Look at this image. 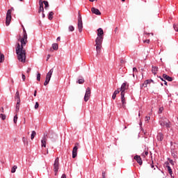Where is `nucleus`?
Returning <instances> with one entry per match:
<instances>
[{
  "instance_id": "obj_45",
  "label": "nucleus",
  "mask_w": 178,
  "mask_h": 178,
  "mask_svg": "<svg viewBox=\"0 0 178 178\" xmlns=\"http://www.w3.org/2000/svg\"><path fill=\"white\" fill-rule=\"evenodd\" d=\"M160 79L162 80V81H163L165 86H168V82H166V81L163 80V79H162L161 77H160Z\"/></svg>"
},
{
  "instance_id": "obj_13",
  "label": "nucleus",
  "mask_w": 178,
  "mask_h": 178,
  "mask_svg": "<svg viewBox=\"0 0 178 178\" xmlns=\"http://www.w3.org/2000/svg\"><path fill=\"white\" fill-rule=\"evenodd\" d=\"M79 149V147L77 146H74L72 150V158H76L77 156V150Z\"/></svg>"
},
{
  "instance_id": "obj_10",
  "label": "nucleus",
  "mask_w": 178,
  "mask_h": 178,
  "mask_svg": "<svg viewBox=\"0 0 178 178\" xmlns=\"http://www.w3.org/2000/svg\"><path fill=\"white\" fill-rule=\"evenodd\" d=\"M91 12H92V13H94L95 15H97L98 16H100V15H101V11H99V10H98V8H96L95 7H92L91 8Z\"/></svg>"
},
{
  "instance_id": "obj_55",
  "label": "nucleus",
  "mask_w": 178,
  "mask_h": 178,
  "mask_svg": "<svg viewBox=\"0 0 178 178\" xmlns=\"http://www.w3.org/2000/svg\"><path fill=\"white\" fill-rule=\"evenodd\" d=\"M22 141H23V143H26V138L23 137L22 138Z\"/></svg>"
},
{
  "instance_id": "obj_48",
  "label": "nucleus",
  "mask_w": 178,
  "mask_h": 178,
  "mask_svg": "<svg viewBox=\"0 0 178 178\" xmlns=\"http://www.w3.org/2000/svg\"><path fill=\"white\" fill-rule=\"evenodd\" d=\"M112 98L113 99H116V95L115 93L113 94Z\"/></svg>"
},
{
  "instance_id": "obj_38",
  "label": "nucleus",
  "mask_w": 178,
  "mask_h": 178,
  "mask_svg": "<svg viewBox=\"0 0 178 178\" xmlns=\"http://www.w3.org/2000/svg\"><path fill=\"white\" fill-rule=\"evenodd\" d=\"M83 20L81 18V14H80V12L78 13V21Z\"/></svg>"
},
{
  "instance_id": "obj_12",
  "label": "nucleus",
  "mask_w": 178,
  "mask_h": 178,
  "mask_svg": "<svg viewBox=\"0 0 178 178\" xmlns=\"http://www.w3.org/2000/svg\"><path fill=\"white\" fill-rule=\"evenodd\" d=\"M135 161L138 163L139 165H143V160L141 159V157L138 155H136L134 156Z\"/></svg>"
},
{
  "instance_id": "obj_28",
  "label": "nucleus",
  "mask_w": 178,
  "mask_h": 178,
  "mask_svg": "<svg viewBox=\"0 0 178 178\" xmlns=\"http://www.w3.org/2000/svg\"><path fill=\"white\" fill-rule=\"evenodd\" d=\"M35 136H37V133L35 132V131H32V134L31 135V140H34V137H35Z\"/></svg>"
},
{
  "instance_id": "obj_4",
  "label": "nucleus",
  "mask_w": 178,
  "mask_h": 178,
  "mask_svg": "<svg viewBox=\"0 0 178 178\" xmlns=\"http://www.w3.org/2000/svg\"><path fill=\"white\" fill-rule=\"evenodd\" d=\"M12 22V10H8L6 13V26H9Z\"/></svg>"
},
{
  "instance_id": "obj_53",
  "label": "nucleus",
  "mask_w": 178,
  "mask_h": 178,
  "mask_svg": "<svg viewBox=\"0 0 178 178\" xmlns=\"http://www.w3.org/2000/svg\"><path fill=\"white\" fill-rule=\"evenodd\" d=\"M0 111H1V113H3V107H1V109H0Z\"/></svg>"
},
{
  "instance_id": "obj_25",
  "label": "nucleus",
  "mask_w": 178,
  "mask_h": 178,
  "mask_svg": "<svg viewBox=\"0 0 178 178\" xmlns=\"http://www.w3.org/2000/svg\"><path fill=\"white\" fill-rule=\"evenodd\" d=\"M48 19H49V20H52L54 19V12L51 11L49 13Z\"/></svg>"
},
{
  "instance_id": "obj_36",
  "label": "nucleus",
  "mask_w": 178,
  "mask_h": 178,
  "mask_svg": "<svg viewBox=\"0 0 178 178\" xmlns=\"http://www.w3.org/2000/svg\"><path fill=\"white\" fill-rule=\"evenodd\" d=\"M37 80H38V81H41V74L38 73L37 74Z\"/></svg>"
},
{
  "instance_id": "obj_17",
  "label": "nucleus",
  "mask_w": 178,
  "mask_h": 178,
  "mask_svg": "<svg viewBox=\"0 0 178 178\" xmlns=\"http://www.w3.org/2000/svg\"><path fill=\"white\" fill-rule=\"evenodd\" d=\"M42 147H47V138L44 137L41 140Z\"/></svg>"
},
{
  "instance_id": "obj_27",
  "label": "nucleus",
  "mask_w": 178,
  "mask_h": 178,
  "mask_svg": "<svg viewBox=\"0 0 178 178\" xmlns=\"http://www.w3.org/2000/svg\"><path fill=\"white\" fill-rule=\"evenodd\" d=\"M43 3L44 5V9H48V8H49V3L47 1H43Z\"/></svg>"
},
{
  "instance_id": "obj_8",
  "label": "nucleus",
  "mask_w": 178,
  "mask_h": 178,
  "mask_svg": "<svg viewBox=\"0 0 178 178\" xmlns=\"http://www.w3.org/2000/svg\"><path fill=\"white\" fill-rule=\"evenodd\" d=\"M121 102L122 104V108L126 109V98H124V93L121 92Z\"/></svg>"
},
{
  "instance_id": "obj_52",
  "label": "nucleus",
  "mask_w": 178,
  "mask_h": 178,
  "mask_svg": "<svg viewBox=\"0 0 178 178\" xmlns=\"http://www.w3.org/2000/svg\"><path fill=\"white\" fill-rule=\"evenodd\" d=\"M34 97H37V90L34 91V94H33Z\"/></svg>"
},
{
  "instance_id": "obj_46",
  "label": "nucleus",
  "mask_w": 178,
  "mask_h": 178,
  "mask_svg": "<svg viewBox=\"0 0 178 178\" xmlns=\"http://www.w3.org/2000/svg\"><path fill=\"white\" fill-rule=\"evenodd\" d=\"M149 40H143V43L144 44H149Z\"/></svg>"
},
{
  "instance_id": "obj_20",
  "label": "nucleus",
  "mask_w": 178,
  "mask_h": 178,
  "mask_svg": "<svg viewBox=\"0 0 178 178\" xmlns=\"http://www.w3.org/2000/svg\"><path fill=\"white\" fill-rule=\"evenodd\" d=\"M157 140L158 141H162V140H163V134L159 133L157 135Z\"/></svg>"
},
{
  "instance_id": "obj_40",
  "label": "nucleus",
  "mask_w": 178,
  "mask_h": 178,
  "mask_svg": "<svg viewBox=\"0 0 178 178\" xmlns=\"http://www.w3.org/2000/svg\"><path fill=\"white\" fill-rule=\"evenodd\" d=\"M39 106H40V104H38V102H36L35 104V109H37L38 108H39Z\"/></svg>"
},
{
  "instance_id": "obj_22",
  "label": "nucleus",
  "mask_w": 178,
  "mask_h": 178,
  "mask_svg": "<svg viewBox=\"0 0 178 178\" xmlns=\"http://www.w3.org/2000/svg\"><path fill=\"white\" fill-rule=\"evenodd\" d=\"M15 98L17 99V102H20V94L19 93V91L16 92Z\"/></svg>"
},
{
  "instance_id": "obj_34",
  "label": "nucleus",
  "mask_w": 178,
  "mask_h": 178,
  "mask_svg": "<svg viewBox=\"0 0 178 178\" xmlns=\"http://www.w3.org/2000/svg\"><path fill=\"white\" fill-rule=\"evenodd\" d=\"M13 122H14V123H15V124H16V123H17V114H16V115L14 116Z\"/></svg>"
},
{
  "instance_id": "obj_44",
  "label": "nucleus",
  "mask_w": 178,
  "mask_h": 178,
  "mask_svg": "<svg viewBox=\"0 0 178 178\" xmlns=\"http://www.w3.org/2000/svg\"><path fill=\"white\" fill-rule=\"evenodd\" d=\"M149 119H151V118L149 116H146L145 117V122H147L149 120Z\"/></svg>"
},
{
  "instance_id": "obj_54",
  "label": "nucleus",
  "mask_w": 178,
  "mask_h": 178,
  "mask_svg": "<svg viewBox=\"0 0 178 178\" xmlns=\"http://www.w3.org/2000/svg\"><path fill=\"white\" fill-rule=\"evenodd\" d=\"M169 162H170V163H171V165H173V160H169Z\"/></svg>"
},
{
  "instance_id": "obj_15",
  "label": "nucleus",
  "mask_w": 178,
  "mask_h": 178,
  "mask_svg": "<svg viewBox=\"0 0 178 178\" xmlns=\"http://www.w3.org/2000/svg\"><path fill=\"white\" fill-rule=\"evenodd\" d=\"M163 78L165 80H167L168 81H173V78L168 76V74H163Z\"/></svg>"
},
{
  "instance_id": "obj_3",
  "label": "nucleus",
  "mask_w": 178,
  "mask_h": 178,
  "mask_svg": "<svg viewBox=\"0 0 178 178\" xmlns=\"http://www.w3.org/2000/svg\"><path fill=\"white\" fill-rule=\"evenodd\" d=\"M54 73V68H51L49 72L47 74L46 79L44 83V86H48L49 84V81H51V77H52V74Z\"/></svg>"
},
{
  "instance_id": "obj_19",
  "label": "nucleus",
  "mask_w": 178,
  "mask_h": 178,
  "mask_svg": "<svg viewBox=\"0 0 178 178\" xmlns=\"http://www.w3.org/2000/svg\"><path fill=\"white\" fill-rule=\"evenodd\" d=\"M49 138L52 141V143H55L56 141V135L51 134L49 136Z\"/></svg>"
},
{
  "instance_id": "obj_24",
  "label": "nucleus",
  "mask_w": 178,
  "mask_h": 178,
  "mask_svg": "<svg viewBox=\"0 0 178 178\" xmlns=\"http://www.w3.org/2000/svg\"><path fill=\"white\" fill-rule=\"evenodd\" d=\"M5 60V55L0 52V63H2Z\"/></svg>"
},
{
  "instance_id": "obj_61",
  "label": "nucleus",
  "mask_w": 178,
  "mask_h": 178,
  "mask_svg": "<svg viewBox=\"0 0 178 178\" xmlns=\"http://www.w3.org/2000/svg\"><path fill=\"white\" fill-rule=\"evenodd\" d=\"M90 2H94L95 1H98V0H89Z\"/></svg>"
},
{
  "instance_id": "obj_6",
  "label": "nucleus",
  "mask_w": 178,
  "mask_h": 178,
  "mask_svg": "<svg viewBox=\"0 0 178 178\" xmlns=\"http://www.w3.org/2000/svg\"><path fill=\"white\" fill-rule=\"evenodd\" d=\"M90 97H91V88H87L86 90V94L84 96V101L85 102H87L88 99H90Z\"/></svg>"
},
{
  "instance_id": "obj_16",
  "label": "nucleus",
  "mask_w": 178,
  "mask_h": 178,
  "mask_svg": "<svg viewBox=\"0 0 178 178\" xmlns=\"http://www.w3.org/2000/svg\"><path fill=\"white\" fill-rule=\"evenodd\" d=\"M127 89V88L126 87V83H123L121 86L120 91H121V92H123L124 94V91H126Z\"/></svg>"
},
{
  "instance_id": "obj_41",
  "label": "nucleus",
  "mask_w": 178,
  "mask_h": 178,
  "mask_svg": "<svg viewBox=\"0 0 178 178\" xmlns=\"http://www.w3.org/2000/svg\"><path fill=\"white\" fill-rule=\"evenodd\" d=\"M163 112V107H160L159 110V113H162Z\"/></svg>"
},
{
  "instance_id": "obj_33",
  "label": "nucleus",
  "mask_w": 178,
  "mask_h": 178,
  "mask_svg": "<svg viewBox=\"0 0 178 178\" xmlns=\"http://www.w3.org/2000/svg\"><path fill=\"white\" fill-rule=\"evenodd\" d=\"M174 30L177 32H178V24H174L173 25Z\"/></svg>"
},
{
  "instance_id": "obj_35",
  "label": "nucleus",
  "mask_w": 178,
  "mask_h": 178,
  "mask_svg": "<svg viewBox=\"0 0 178 178\" xmlns=\"http://www.w3.org/2000/svg\"><path fill=\"white\" fill-rule=\"evenodd\" d=\"M77 83H79V84H83L84 83V79H81L78 80Z\"/></svg>"
},
{
  "instance_id": "obj_56",
  "label": "nucleus",
  "mask_w": 178,
  "mask_h": 178,
  "mask_svg": "<svg viewBox=\"0 0 178 178\" xmlns=\"http://www.w3.org/2000/svg\"><path fill=\"white\" fill-rule=\"evenodd\" d=\"M133 72H137V68L136 67H134L133 68Z\"/></svg>"
},
{
  "instance_id": "obj_60",
  "label": "nucleus",
  "mask_w": 178,
  "mask_h": 178,
  "mask_svg": "<svg viewBox=\"0 0 178 178\" xmlns=\"http://www.w3.org/2000/svg\"><path fill=\"white\" fill-rule=\"evenodd\" d=\"M121 63H125V62H124V60H121Z\"/></svg>"
},
{
  "instance_id": "obj_30",
  "label": "nucleus",
  "mask_w": 178,
  "mask_h": 178,
  "mask_svg": "<svg viewBox=\"0 0 178 178\" xmlns=\"http://www.w3.org/2000/svg\"><path fill=\"white\" fill-rule=\"evenodd\" d=\"M16 169H17V165H14L11 169V173H15L16 172Z\"/></svg>"
},
{
  "instance_id": "obj_42",
  "label": "nucleus",
  "mask_w": 178,
  "mask_h": 178,
  "mask_svg": "<svg viewBox=\"0 0 178 178\" xmlns=\"http://www.w3.org/2000/svg\"><path fill=\"white\" fill-rule=\"evenodd\" d=\"M41 12H42V13H44V8H39L38 13H41Z\"/></svg>"
},
{
  "instance_id": "obj_11",
  "label": "nucleus",
  "mask_w": 178,
  "mask_h": 178,
  "mask_svg": "<svg viewBox=\"0 0 178 178\" xmlns=\"http://www.w3.org/2000/svg\"><path fill=\"white\" fill-rule=\"evenodd\" d=\"M78 30L79 33H81V31H83V20L78 21Z\"/></svg>"
},
{
  "instance_id": "obj_58",
  "label": "nucleus",
  "mask_w": 178,
  "mask_h": 178,
  "mask_svg": "<svg viewBox=\"0 0 178 178\" xmlns=\"http://www.w3.org/2000/svg\"><path fill=\"white\" fill-rule=\"evenodd\" d=\"M57 41H60V37L57 38Z\"/></svg>"
},
{
  "instance_id": "obj_47",
  "label": "nucleus",
  "mask_w": 178,
  "mask_h": 178,
  "mask_svg": "<svg viewBox=\"0 0 178 178\" xmlns=\"http://www.w3.org/2000/svg\"><path fill=\"white\" fill-rule=\"evenodd\" d=\"M22 80L23 81H25L26 80V75H24V74H22Z\"/></svg>"
},
{
  "instance_id": "obj_32",
  "label": "nucleus",
  "mask_w": 178,
  "mask_h": 178,
  "mask_svg": "<svg viewBox=\"0 0 178 178\" xmlns=\"http://www.w3.org/2000/svg\"><path fill=\"white\" fill-rule=\"evenodd\" d=\"M0 118H1V120H5V119H6V115L1 113Z\"/></svg>"
},
{
  "instance_id": "obj_5",
  "label": "nucleus",
  "mask_w": 178,
  "mask_h": 178,
  "mask_svg": "<svg viewBox=\"0 0 178 178\" xmlns=\"http://www.w3.org/2000/svg\"><path fill=\"white\" fill-rule=\"evenodd\" d=\"M54 170L55 173V176L58 175V170H59V157H57L55 159L54 163Z\"/></svg>"
},
{
  "instance_id": "obj_21",
  "label": "nucleus",
  "mask_w": 178,
  "mask_h": 178,
  "mask_svg": "<svg viewBox=\"0 0 178 178\" xmlns=\"http://www.w3.org/2000/svg\"><path fill=\"white\" fill-rule=\"evenodd\" d=\"M152 72L153 74H156L158 73V67L152 66Z\"/></svg>"
},
{
  "instance_id": "obj_63",
  "label": "nucleus",
  "mask_w": 178,
  "mask_h": 178,
  "mask_svg": "<svg viewBox=\"0 0 178 178\" xmlns=\"http://www.w3.org/2000/svg\"><path fill=\"white\" fill-rule=\"evenodd\" d=\"M151 168H154V164H152V165H151Z\"/></svg>"
},
{
  "instance_id": "obj_26",
  "label": "nucleus",
  "mask_w": 178,
  "mask_h": 178,
  "mask_svg": "<svg viewBox=\"0 0 178 178\" xmlns=\"http://www.w3.org/2000/svg\"><path fill=\"white\" fill-rule=\"evenodd\" d=\"M20 109V102H17V104H16V112H19Z\"/></svg>"
},
{
  "instance_id": "obj_57",
  "label": "nucleus",
  "mask_w": 178,
  "mask_h": 178,
  "mask_svg": "<svg viewBox=\"0 0 178 178\" xmlns=\"http://www.w3.org/2000/svg\"><path fill=\"white\" fill-rule=\"evenodd\" d=\"M49 58H51V55L48 54V55H47V60H48V59H49Z\"/></svg>"
},
{
  "instance_id": "obj_9",
  "label": "nucleus",
  "mask_w": 178,
  "mask_h": 178,
  "mask_svg": "<svg viewBox=\"0 0 178 178\" xmlns=\"http://www.w3.org/2000/svg\"><path fill=\"white\" fill-rule=\"evenodd\" d=\"M102 41H104V37H97L95 40V45H102Z\"/></svg>"
},
{
  "instance_id": "obj_31",
  "label": "nucleus",
  "mask_w": 178,
  "mask_h": 178,
  "mask_svg": "<svg viewBox=\"0 0 178 178\" xmlns=\"http://www.w3.org/2000/svg\"><path fill=\"white\" fill-rule=\"evenodd\" d=\"M39 5L40 8H44V2L42 0H39Z\"/></svg>"
},
{
  "instance_id": "obj_14",
  "label": "nucleus",
  "mask_w": 178,
  "mask_h": 178,
  "mask_svg": "<svg viewBox=\"0 0 178 178\" xmlns=\"http://www.w3.org/2000/svg\"><path fill=\"white\" fill-rule=\"evenodd\" d=\"M97 37H104V30L102 28L97 29Z\"/></svg>"
},
{
  "instance_id": "obj_51",
  "label": "nucleus",
  "mask_w": 178,
  "mask_h": 178,
  "mask_svg": "<svg viewBox=\"0 0 178 178\" xmlns=\"http://www.w3.org/2000/svg\"><path fill=\"white\" fill-rule=\"evenodd\" d=\"M102 178H106V177H105V172H102Z\"/></svg>"
},
{
  "instance_id": "obj_39",
  "label": "nucleus",
  "mask_w": 178,
  "mask_h": 178,
  "mask_svg": "<svg viewBox=\"0 0 178 178\" xmlns=\"http://www.w3.org/2000/svg\"><path fill=\"white\" fill-rule=\"evenodd\" d=\"M120 91H121L120 89H118L117 90H115L114 94L115 95H118V94H119L120 92Z\"/></svg>"
},
{
  "instance_id": "obj_23",
  "label": "nucleus",
  "mask_w": 178,
  "mask_h": 178,
  "mask_svg": "<svg viewBox=\"0 0 178 178\" xmlns=\"http://www.w3.org/2000/svg\"><path fill=\"white\" fill-rule=\"evenodd\" d=\"M52 48L54 49V51H58L59 46L58 45V43H54L52 44Z\"/></svg>"
},
{
  "instance_id": "obj_2",
  "label": "nucleus",
  "mask_w": 178,
  "mask_h": 178,
  "mask_svg": "<svg viewBox=\"0 0 178 178\" xmlns=\"http://www.w3.org/2000/svg\"><path fill=\"white\" fill-rule=\"evenodd\" d=\"M160 125L163 126V127H166L167 129H169L170 127L171 122L168 120V118H163L161 119Z\"/></svg>"
},
{
  "instance_id": "obj_1",
  "label": "nucleus",
  "mask_w": 178,
  "mask_h": 178,
  "mask_svg": "<svg viewBox=\"0 0 178 178\" xmlns=\"http://www.w3.org/2000/svg\"><path fill=\"white\" fill-rule=\"evenodd\" d=\"M27 42H29L27 41V32L26 31V29H24L23 36L19 35L15 47L17 59L22 63L26 62V49H24V47H26Z\"/></svg>"
},
{
  "instance_id": "obj_29",
  "label": "nucleus",
  "mask_w": 178,
  "mask_h": 178,
  "mask_svg": "<svg viewBox=\"0 0 178 178\" xmlns=\"http://www.w3.org/2000/svg\"><path fill=\"white\" fill-rule=\"evenodd\" d=\"M166 168H167V169L168 170V172L170 173V176H172V175L173 173V172L172 171V168L169 165H167Z\"/></svg>"
},
{
  "instance_id": "obj_50",
  "label": "nucleus",
  "mask_w": 178,
  "mask_h": 178,
  "mask_svg": "<svg viewBox=\"0 0 178 178\" xmlns=\"http://www.w3.org/2000/svg\"><path fill=\"white\" fill-rule=\"evenodd\" d=\"M61 178H66V174H63V175L61 176Z\"/></svg>"
},
{
  "instance_id": "obj_49",
  "label": "nucleus",
  "mask_w": 178,
  "mask_h": 178,
  "mask_svg": "<svg viewBox=\"0 0 178 178\" xmlns=\"http://www.w3.org/2000/svg\"><path fill=\"white\" fill-rule=\"evenodd\" d=\"M148 155V152H145V153L143 154V156H145Z\"/></svg>"
},
{
  "instance_id": "obj_59",
  "label": "nucleus",
  "mask_w": 178,
  "mask_h": 178,
  "mask_svg": "<svg viewBox=\"0 0 178 178\" xmlns=\"http://www.w3.org/2000/svg\"><path fill=\"white\" fill-rule=\"evenodd\" d=\"M115 33H116V31H118V27H116L114 30Z\"/></svg>"
},
{
  "instance_id": "obj_37",
  "label": "nucleus",
  "mask_w": 178,
  "mask_h": 178,
  "mask_svg": "<svg viewBox=\"0 0 178 178\" xmlns=\"http://www.w3.org/2000/svg\"><path fill=\"white\" fill-rule=\"evenodd\" d=\"M69 31H74V26H69Z\"/></svg>"
},
{
  "instance_id": "obj_43",
  "label": "nucleus",
  "mask_w": 178,
  "mask_h": 178,
  "mask_svg": "<svg viewBox=\"0 0 178 178\" xmlns=\"http://www.w3.org/2000/svg\"><path fill=\"white\" fill-rule=\"evenodd\" d=\"M30 72H31V69L30 67H29V68L27 69V70H26V73H27L28 75L30 74Z\"/></svg>"
},
{
  "instance_id": "obj_18",
  "label": "nucleus",
  "mask_w": 178,
  "mask_h": 178,
  "mask_svg": "<svg viewBox=\"0 0 178 178\" xmlns=\"http://www.w3.org/2000/svg\"><path fill=\"white\" fill-rule=\"evenodd\" d=\"M102 48V44H96L97 54H101Z\"/></svg>"
},
{
  "instance_id": "obj_7",
  "label": "nucleus",
  "mask_w": 178,
  "mask_h": 178,
  "mask_svg": "<svg viewBox=\"0 0 178 178\" xmlns=\"http://www.w3.org/2000/svg\"><path fill=\"white\" fill-rule=\"evenodd\" d=\"M151 83H154L155 82L152 79H147V80H145V82L142 84L141 88H143V87H145V88L148 87V84H151Z\"/></svg>"
},
{
  "instance_id": "obj_64",
  "label": "nucleus",
  "mask_w": 178,
  "mask_h": 178,
  "mask_svg": "<svg viewBox=\"0 0 178 178\" xmlns=\"http://www.w3.org/2000/svg\"><path fill=\"white\" fill-rule=\"evenodd\" d=\"M11 83L13 84V83H15V81H13V79L11 80Z\"/></svg>"
},
{
  "instance_id": "obj_62",
  "label": "nucleus",
  "mask_w": 178,
  "mask_h": 178,
  "mask_svg": "<svg viewBox=\"0 0 178 178\" xmlns=\"http://www.w3.org/2000/svg\"><path fill=\"white\" fill-rule=\"evenodd\" d=\"M42 17H45V14L42 13Z\"/></svg>"
}]
</instances>
